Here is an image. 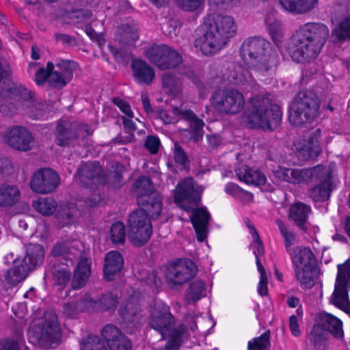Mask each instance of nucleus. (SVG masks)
<instances>
[{"instance_id": "1", "label": "nucleus", "mask_w": 350, "mask_h": 350, "mask_svg": "<svg viewBox=\"0 0 350 350\" xmlns=\"http://www.w3.org/2000/svg\"><path fill=\"white\" fill-rule=\"evenodd\" d=\"M329 35V28L324 23H306L295 30L287 44L286 51L294 62L310 63L321 52Z\"/></svg>"}, {"instance_id": "2", "label": "nucleus", "mask_w": 350, "mask_h": 350, "mask_svg": "<svg viewBox=\"0 0 350 350\" xmlns=\"http://www.w3.org/2000/svg\"><path fill=\"white\" fill-rule=\"evenodd\" d=\"M206 31L196 40L205 55H211L224 47L237 31V26L232 16L216 13L208 14L204 20Z\"/></svg>"}, {"instance_id": "3", "label": "nucleus", "mask_w": 350, "mask_h": 350, "mask_svg": "<svg viewBox=\"0 0 350 350\" xmlns=\"http://www.w3.org/2000/svg\"><path fill=\"white\" fill-rule=\"evenodd\" d=\"M243 60L254 71L265 74L277 66L279 57L270 42L260 37L245 39L240 48Z\"/></svg>"}, {"instance_id": "4", "label": "nucleus", "mask_w": 350, "mask_h": 350, "mask_svg": "<svg viewBox=\"0 0 350 350\" xmlns=\"http://www.w3.org/2000/svg\"><path fill=\"white\" fill-rule=\"evenodd\" d=\"M247 117V126L273 131L280 124L282 112L280 107L273 103L269 94H260L250 99Z\"/></svg>"}, {"instance_id": "5", "label": "nucleus", "mask_w": 350, "mask_h": 350, "mask_svg": "<svg viewBox=\"0 0 350 350\" xmlns=\"http://www.w3.org/2000/svg\"><path fill=\"white\" fill-rule=\"evenodd\" d=\"M321 100L312 90H302L293 97L290 109L288 119L296 126L310 123L320 115Z\"/></svg>"}, {"instance_id": "6", "label": "nucleus", "mask_w": 350, "mask_h": 350, "mask_svg": "<svg viewBox=\"0 0 350 350\" xmlns=\"http://www.w3.org/2000/svg\"><path fill=\"white\" fill-rule=\"evenodd\" d=\"M77 67V64L74 61L61 59L55 66L49 62L46 68H40L36 72L35 82L38 85H42L47 81L50 85L62 89L70 81Z\"/></svg>"}, {"instance_id": "7", "label": "nucleus", "mask_w": 350, "mask_h": 350, "mask_svg": "<svg viewBox=\"0 0 350 350\" xmlns=\"http://www.w3.org/2000/svg\"><path fill=\"white\" fill-rule=\"evenodd\" d=\"M290 255L296 279L306 288L313 287L317 278V267L312 250L306 247L298 246L293 249Z\"/></svg>"}, {"instance_id": "8", "label": "nucleus", "mask_w": 350, "mask_h": 350, "mask_svg": "<svg viewBox=\"0 0 350 350\" xmlns=\"http://www.w3.org/2000/svg\"><path fill=\"white\" fill-rule=\"evenodd\" d=\"M139 207L129 215L128 219V237L136 247L144 245L150 239L152 232L150 219H157L161 213L159 211L157 215H154L153 211L146 209V206Z\"/></svg>"}, {"instance_id": "9", "label": "nucleus", "mask_w": 350, "mask_h": 350, "mask_svg": "<svg viewBox=\"0 0 350 350\" xmlns=\"http://www.w3.org/2000/svg\"><path fill=\"white\" fill-rule=\"evenodd\" d=\"M32 334L33 338L41 348H56L62 338V330L57 316L53 312L46 314L33 328Z\"/></svg>"}, {"instance_id": "10", "label": "nucleus", "mask_w": 350, "mask_h": 350, "mask_svg": "<svg viewBox=\"0 0 350 350\" xmlns=\"http://www.w3.org/2000/svg\"><path fill=\"white\" fill-rule=\"evenodd\" d=\"M342 321L328 313H320L318 323L314 325L310 332L309 340L312 345L310 350H326L325 341L328 332L336 338L342 337L343 332Z\"/></svg>"}, {"instance_id": "11", "label": "nucleus", "mask_w": 350, "mask_h": 350, "mask_svg": "<svg viewBox=\"0 0 350 350\" xmlns=\"http://www.w3.org/2000/svg\"><path fill=\"white\" fill-rule=\"evenodd\" d=\"M211 104L219 113L234 115L241 111L245 106L243 94L234 88L218 89L211 95Z\"/></svg>"}, {"instance_id": "12", "label": "nucleus", "mask_w": 350, "mask_h": 350, "mask_svg": "<svg viewBox=\"0 0 350 350\" xmlns=\"http://www.w3.org/2000/svg\"><path fill=\"white\" fill-rule=\"evenodd\" d=\"M132 191L139 206H146V209L153 211L154 215H157L161 211V198L156 192L154 183L149 176L143 175L138 177L132 187Z\"/></svg>"}, {"instance_id": "13", "label": "nucleus", "mask_w": 350, "mask_h": 350, "mask_svg": "<svg viewBox=\"0 0 350 350\" xmlns=\"http://www.w3.org/2000/svg\"><path fill=\"white\" fill-rule=\"evenodd\" d=\"M308 181L314 185L308 191V196L314 202H325L329 199L335 188L332 180V172L329 167L321 165H317V171Z\"/></svg>"}, {"instance_id": "14", "label": "nucleus", "mask_w": 350, "mask_h": 350, "mask_svg": "<svg viewBox=\"0 0 350 350\" xmlns=\"http://www.w3.org/2000/svg\"><path fill=\"white\" fill-rule=\"evenodd\" d=\"M350 287V258L343 264L338 265V273L334 291L331 297L330 302L345 311L350 312V304L348 299V288Z\"/></svg>"}, {"instance_id": "15", "label": "nucleus", "mask_w": 350, "mask_h": 350, "mask_svg": "<svg viewBox=\"0 0 350 350\" xmlns=\"http://www.w3.org/2000/svg\"><path fill=\"white\" fill-rule=\"evenodd\" d=\"M204 188L195 183L192 178H186L181 180L176 187L174 202L186 211L198 205L201 200V195Z\"/></svg>"}, {"instance_id": "16", "label": "nucleus", "mask_w": 350, "mask_h": 350, "mask_svg": "<svg viewBox=\"0 0 350 350\" xmlns=\"http://www.w3.org/2000/svg\"><path fill=\"white\" fill-rule=\"evenodd\" d=\"M146 57L163 70L176 68L183 60L178 52L166 44L153 45L147 51Z\"/></svg>"}, {"instance_id": "17", "label": "nucleus", "mask_w": 350, "mask_h": 350, "mask_svg": "<svg viewBox=\"0 0 350 350\" xmlns=\"http://www.w3.org/2000/svg\"><path fill=\"white\" fill-rule=\"evenodd\" d=\"M196 271V267L192 260H180L168 269L165 275L166 282L172 288H176L191 279Z\"/></svg>"}, {"instance_id": "18", "label": "nucleus", "mask_w": 350, "mask_h": 350, "mask_svg": "<svg viewBox=\"0 0 350 350\" xmlns=\"http://www.w3.org/2000/svg\"><path fill=\"white\" fill-rule=\"evenodd\" d=\"M174 323V317L171 314L170 308L167 305L159 303L152 309L149 325L160 333L162 339H164L165 335L170 332Z\"/></svg>"}, {"instance_id": "19", "label": "nucleus", "mask_w": 350, "mask_h": 350, "mask_svg": "<svg viewBox=\"0 0 350 350\" xmlns=\"http://www.w3.org/2000/svg\"><path fill=\"white\" fill-rule=\"evenodd\" d=\"M59 182V176L55 171L51 168H42L33 174L30 187L33 191L45 194L54 191Z\"/></svg>"}, {"instance_id": "20", "label": "nucleus", "mask_w": 350, "mask_h": 350, "mask_svg": "<svg viewBox=\"0 0 350 350\" xmlns=\"http://www.w3.org/2000/svg\"><path fill=\"white\" fill-rule=\"evenodd\" d=\"M4 142L15 150L28 151L33 146V137L31 132L26 128L15 126L6 132Z\"/></svg>"}, {"instance_id": "21", "label": "nucleus", "mask_w": 350, "mask_h": 350, "mask_svg": "<svg viewBox=\"0 0 350 350\" xmlns=\"http://www.w3.org/2000/svg\"><path fill=\"white\" fill-rule=\"evenodd\" d=\"M44 256V250L41 245L30 243L25 245L24 254L16 258V262L30 273L41 265Z\"/></svg>"}, {"instance_id": "22", "label": "nucleus", "mask_w": 350, "mask_h": 350, "mask_svg": "<svg viewBox=\"0 0 350 350\" xmlns=\"http://www.w3.org/2000/svg\"><path fill=\"white\" fill-rule=\"evenodd\" d=\"M103 170L98 161L82 163L75 175L76 181L85 187H90L103 179Z\"/></svg>"}, {"instance_id": "23", "label": "nucleus", "mask_w": 350, "mask_h": 350, "mask_svg": "<svg viewBox=\"0 0 350 350\" xmlns=\"http://www.w3.org/2000/svg\"><path fill=\"white\" fill-rule=\"evenodd\" d=\"M101 334L109 350H132L131 340L116 325H105Z\"/></svg>"}, {"instance_id": "24", "label": "nucleus", "mask_w": 350, "mask_h": 350, "mask_svg": "<svg viewBox=\"0 0 350 350\" xmlns=\"http://www.w3.org/2000/svg\"><path fill=\"white\" fill-rule=\"evenodd\" d=\"M321 136V131L317 129L311 131L305 136L303 142L298 143L297 149L299 150V156L304 160L313 159L317 158L321 152L319 140Z\"/></svg>"}, {"instance_id": "25", "label": "nucleus", "mask_w": 350, "mask_h": 350, "mask_svg": "<svg viewBox=\"0 0 350 350\" xmlns=\"http://www.w3.org/2000/svg\"><path fill=\"white\" fill-rule=\"evenodd\" d=\"M317 171V166L312 168L292 169L279 167L273 171L278 179L292 184H300L311 180L313 174Z\"/></svg>"}, {"instance_id": "26", "label": "nucleus", "mask_w": 350, "mask_h": 350, "mask_svg": "<svg viewBox=\"0 0 350 350\" xmlns=\"http://www.w3.org/2000/svg\"><path fill=\"white\" fill-rule=\"evenodd\" d=\"M51 273L54 284L65 288L71 278V268L74 265L72 258H55L52 262Z\"/></svg>"}, {"instance_id": "27", "label": "nucleus", "mask_w": 350, "mask_h": 350, "mask_svg": "<svg viewBox=\"0 0 350 350\" xmlns=\"http://www.w3.org/2000/svg\"><path fill=\"white\" fill-rule=\"evenodd\" d=\"M191 221L195 230L197 239L204 241L208 232V225L211 215L205 207H198L193 209Z\"/></svg>"}, {"instance_id": "28", "label": "nucleus", "mask_w": 350, "mask_h": 350, "mask_svg": "<svg viewBox=\"0 0 350 350\" xmlns=\"http://www.w3.org/2000/svg\"><path fill=\"white\" fill-rule=\"evenodd\" d=\"M55 142L59 146H69L77 139V126L68 121H59L55 130Z\"/></svg>"}, {"instance_id": "29", "label": "nucleus", "mask_w": 350, "mask_h": 350, "mask_svg": "<svg viewBox=\"0 0 350 350\" xmlns=\"http://www.w3.org/2000/svg\"><path fill=\"white\" fill-rule=\"evenodd\" d=\"M124 267V258L118 251H110L105 257L103 276L105 280H113L116 275L120 273Z\"/></svg>"}, {"instance_id": "30", "label": "nucleus", "mask_w": 350, "mask_h": 350, "mask_svg": "<svg viewBox=\"0 0 350 350\" xmlns=\"http://www.w3.org/2000/svg\"><path fill=\"white\" fill-rule=\"evenodd\" d=\"M122 321L126 323H137L142 318L140 305L134 297L123 302L118 310Z\"/></svg>"}, {"instance_id": "31", "label": "nucleus", "mask_w": 350, "mask_h": 350, "mask_svg": "<svg viewBox=\"0 0 350 350\" xmlns=\"http://www.w3.org/2000/svg\"><path fill=\"white\" fill-rule=\"evenodd\" d=\"M133 77L140 84L150 85L155 78L153 68L142 59L133 60L131 63Z\"/></svg>"}, {"instance_id": "32", "label": "nucleus", "mask_w": 350, "mask_h": 350, "mask_svg": "<svg viewBox=\"0 0 350 350\" xmlns=\"http://www.w3.org/2000/svg\"><path fill=\"white\" fill-rule=\"evenodd\" d=\"M91 274V260L81 258L78 262L71 280V287L77 290L83 288L87 283Z\"/></svg>"}, {"instance_id": "33", "label": "nucleus", "mask_w": 350, "mask_h": 350, "mask_svg": "<svg viewBox=\"0 0 350 350\" xmlns=\"http://www.w3.org/2000/svg\"><path fill=\"white\" fill-rule=\"evenodd\" d=\"M85 304H90L92 307L103 312L113 311L119 302L118 296L113 293L103 294L96 301L91 297H85L82 301Z\"/></svg>"}, {"instance_id": "34", "label": "nucleus", "mask_w": 350, "mask_h": 350, "mask_svg": "<svg viewBox=\"0 0 350 350\" xmlns=\"http://www.w3.org/2000/svg\"><path fill=\"white\" fill-rule=\"evenodd\" d=\"M238 178L246 184L255 185H265L267 180L266 176L261 172L253 170L247 165H241L235 169Z\"/></svg>"}, {"instance_id": "35", "label": "nucleus", "mask_w": 350, "mask_h": 350, "mask_svg": "<svg viewBox=\"0 0 350 350\" xmlns=\"http://www.w3.org/2000/svg\"><path fill=\"white\" fill-rule=\"evenodd\" d=\"M228 75L229 80L238 85L253 86L254 80L247 69L239 64H232Z\"/></svg>"}, {"instance_id": "36", "label": "nucleus", "mask_w": 350, "mask_h": 350, "mask_svg": "<svg viewBox=\"0 0 350 350\" xmlns=\"http://www.w3.org/2000/svg\"><path fill=\"white\" fill-rule=\"evenodd\" d=\"M310 211V208L306 204L296 203L290 208L289 217L297 227L306 232L307 230L306 224Z\"/></svg>"}, {"instance_id": "37", "label": "nucleus", "mask_w": 350, "mask_h": 350, "mask_svg": "<svg viewBox=\"0 0 350 350\" xmlns=\"http://www.w3.org/2000/svg\"><path fill=\"white\" fill-rule=\"evenodd\" d=\"M281 5L287 11L295 14H304L311 11L318 0H279Z\"/></svg>"}, {"instance_id": "38", "label": "nucleus", "mask_w": 350, "mask_h": 350, "mask_svg": "<svg viewBox=\"0 0 350 350\" xmlns=\"http://www.w3.org/2000/svg\"><path fill=\"white\" fill-rule=\"evenodd\" d=\"M20 197L21 193L17 186L2 185L0 187V208L12 206Z\"/></svg>"}, {"instance_id": "39", "label": "nucleus", "mask_w": 350, "mask_h": 350, "mask_svg": "<svg viewBox=\"0 0 350 350\" xmlns=\"http://www.w3.org/2000/svg\"><path fill=\"white\" fill-rule=\"evenodd\" d=\"M206 286L201 280L192 281L187 290L185 299L187 303H194L206 296Z\"/></svg>"}, {"instance_id": "40", "label": "nucleus", "mask_w": 350, "mask_h": 350, "mask_svg": "<svg viewBox=\"0 0 350 350\" xmlns=\"http://www.w3.org/2000/svg\"><path fill=\"white\" fill-rule=\"evenodd\" d=\"M120 40L130 44L138 39V25L134 22L123 23L118 29Z\"/></svg>"}, {"instance_id": "41", "label": "nucleus", "mask_w": 350, "mask_h": 350, "mask_svg": "<svg viewBox=\"0 0 350 350\" xmlns=\"http://www.w3.org/2000/svg\"><path fill=\"white\" fill-rule=\"evenodd\" d=\"M14 265L12 269L7 271L5 275L7 282L13 286L24 280L29 273L23 267L16 262V259L14 260Z\"/></svg>"}, {"instance_id": "42", "label": "nucleus", "mask_w": 350, "mask_h": 350, "mask_svg": "<svg viewBox=\"0 0 350 350\" xmlns=\"http://www.w3.org/2000/svg\"><path fill=\"white\" fill-rule=\"evenodd\" d=\"M334 42L342 43L350 40V16L342 21L332 31Z\"/></svg>"}, {"instance_id": "43", "label": "nucleus", "mask_w": 350, "mask_h": 350, "mask_svg": "<svg viewBox=\"0 0 350 350\" xmlns=\"http://www.w3.org/2000/svg\"><path fill=\"white\" fill-rule=\"evenodd\" d=\"M265 23L269 35L276 45L280 44L283 38V27L280 21L268 16L265 18Z\"/></svg>"}, {"instance_id": "44", "label": "nucleus", "mask_w": 350, "mask_h": 350, "mask_svg": "<svg viewBox=\"0 0 350 350\" xmlns=\"http://www.w3.org/2000/svg\"><path fill=\"white\" fill-rule=\"evenodd\" d=\"M33 206L43 215L49 216L55 212L57 203L53 198L50 197L40 198L33 202Z\"/></svg>"}, {"instance_id": "45", "label": "nucleus", "mask_w": 350, "mask_h": 350, "mask_svg": "<svg viewBox=\"0 0 350 350\" xmlns=\"http://www.w3.org/2000/svg\"><path fill=\"white\" fill-rule=\"evenodd\" d=\"M186 327L183 324L179 325L177 327L173 329L168 334L170 339L165 344L163 350H177L180 347V342L182 336L185 332Z\"/></svg>"}, {"instance_id": "46", "label": "nucleus", "mask_w": 350, "mask_h": 350, "mask_svg": "<svg viewBox=\"0 0 350 350\" xmlns=\"http://www.w3.org/2000/svg\"><path fill=\"white\" fill-rule=\"evenodd\" d=\"M80 346L81 350H107L105 342L98 336H88L83 338Z\"/></svg>"}, {"instance_id": "47", "label": "nucleus", "mask_w": 350, "mask_h": 350, "mask_svg": "<svg viewBox=\"0 0 350 350\" xmlns=\"http://www.w3.org/2000/svg\"><path fill=\"white\" fill-rule=\"evenodd\" d=\"M270 332L266 331L261 336L248 342L247 350H267L270 347Z\"/></svg>"}, {"instance_id": "48", "label": "nucleus", "mask_w": 350, "mask_h": 350, "mask_svg": "<svg viewBox=\"0 0 350 350\" xmlns=\"http://www.w3.org/2000/svg\"><path fill=\"white\" fill-rule=\"evenodd\" d=\"M50 111V106L44 103H35L28 111L29 116L33 120H44Z\"/></svg>"}, {"instance_id": "49", "label": "nucleus", "mask_w": 350, "mask_h": 350, "mask_svg": "<svg viewBox=\"0 0 350 350\" xmlns=\"http://www.w3.org/2000/svg\"><path fill=\"white\" fill-rule=\"evenodd\" d=\"M111 239L113 243H124L125 241V227L120 221L115 222L111 226Z\"/></svg>"}, {"instance_id": "50", "label": "nucleus", "mask_w": 350, "mask_h": 350, "mask_svg": "<svg viewBox=\"0 0 350 350\" xmlns=\"http://www.w3.org/2000/svg\"><path fill=\"white\" fill-rule=\"evenodd\" d=\"M174 159L176 163L180 165L181 169L188 170L189 169V160L183 148L177 143L174 148Z\"/></svg>"}, {"instance_id": "51", "label": "nucleus", "mask_w": 350, "mask_h": 350, "mask_svg": "<svg viewBox=\"0 0 350 350\" xmlns=\"http://www.w3.org/2000/svg\"><path fill=\"white\" fill-rule=\"evenodd\" d=\"M180 23L177 19L170 18L162 25V31L170 38L176 37L179 33Z\"/></svg>"}, {"instance_id": "52", "label": "nucleus", "mask_w": 350, "mask_h": 350, "mask_svg": "<svg viewBox=\"0 0 350 350\" xmlns=\"http://www.w3.org/2000/svg\"><path fill=\"white\" fill-rule=\"evenodd\" d=\"M51 254L56 258H71L70 248L68 242H59L55 244Z\"/></svg>"}, {"instance_id": "53", "label": "nucleus", "mask_w": 350, "mask_h": 350, "mask_svg": "<svg viewBox=\"0 0 350 350\" xmlns=\"http://www.w3.org/2000/svg\"><path fill=\"white\" fill-rule=\"evenodd\" d=\"M178 7L185 12H195L204 3V0H176Z\"/></svg>"}, {"instance_id": "54", "label": "nucleus", "mask_w": 350, "mask_h": 350, "mask_svg": "<svg viewBox=\"0 0 350 350\" xmlns=\"http://www.w3.org/2000/svg\"><path fill=\"white\" fill-rule=\"evenodd\" d=\"M277 224L278 226L280 233L284 238L285 246L286 250L288 251L293 245V241L295 239V234L293 232L288 230L286 225L281 220L278 219Z\"/></svg>"}, {"instance_id": "55", "label": "nucleus", "mask_w": 350, "mask_h": 350, "mask_svg": "<svg viewBox=\"0 0 350 350\" xmlns=\"http://www.w3.org/2000/svg\"><path fill=\"white\" fill-rule=\"evenodd\" d=\"M190 127L194 134V140L198 142L202 137L203 127L204 123L202 120L200 119L197 116L189 122Z\"/></svg>"}, {"instance_id": "56", "label": "nucleus", "mask_w": 350, "mask_h": 350, "mask_svg": "<svg viewBox=\"0 0 350 350\" xmlns=\"http://www.w3.org/2000/svg\"><path fill=\"white\" fill-rule=\"evenodd\" d=\"M92 16V12L89 10L79 9L73 10L68 14L70 19L72 20L73 23H79L84 19H88Z\"/></svg>"}, {"instance_id": "57", "label": "nucleus", "mask_w": 350, "mask_h": 350, "mask_svg": "<svg viewBox=\"0 0 350 350\" xmlns=\"http://www.w3.org/2000/svg\"><path fill=\"white\" fill-rule=\"evenodd\" d=\"M144 280L148 286L156 289H158L162 284L161 278L155 271H148Z\"/></svg>"}, {"instance_id": "58", "label": "nucleus", "mask_w": 350, "mask_h": 350, "mask_svg": "<svg viewBox=\"0 0 350 350\" xmlns=\"http://www.w3.org/2000/svg\"><path fill=\"white\" fill-rule=\"evenodd\" d=\"M14 93L18 95L25 101H33L34 94L20 84L14 87Z\"/></svg>"}, {"instance_id": "59", "label": "nucleus", "mask_w": 350, "mask_h": 350, "mask_svg": "<svg viewBox=\"0 0 350 350\" xmlns=\"http://www.w3.org/2000/svg\"><path fill=\"white\" fill-rule=\"evenodd\" d=\"M159 137L153 135H148L145 141V147L152 154H156L159 151L160 146Z\"/></svg>"}, {"instance_id": "60", "label": "nucleus", "mask_w": 350, "mask_h": 350, "mask_svg": "<svg viewBox=\"0 0 350 350\" xmlns=\"http://www.w3.org/2000/svg\"><path fill=\"white\" fill-rule=\"evenodd\" d=\"M82 308H79V304L77 302H70L65 304L63 306V313L68 318H73Z\"/></svg>"}, {"instance_id": "61", "label": "nucleus", "mask_w": 350, "mask_h": 350, "mask_svg": "<svg viewBox=\"0 0 350 350\" xmlns=\"http://www.w3.org/2000/svg\"><path fill=\"white\" fill-rule=\"evenodd\" d=\"M225 192L235 198L239 199L245 194L244 191L235 183H229L225 187Z\"/></svg>"}, {"instance_id": "62", "label": "nucleus", "mask_w": 350, "mask_h": 350, "mask_svg": "<svg viewBox=\"0 0 350 350\" xmlns=\"http://www.w3.org/2000/svg\"><path fill=\"white\" fill-rule=\"evenodd\" d=\"M113 102L115 105H116L119 109L129 118H132L133 116V113L131 109L129 104L124 100L116 97L113 99Z\"/></svg>"}, {"instance_id": "63", "label": "nucleus", "mask_w": 350, "mask_h": 350, "mask_svg": "<svg viewBox=\"0 0 350 350\" xmlns=\"http://www.w3.org/2000/svg\"><path fill=\"white\" fill-rule=\"evenodd\" d=\"M163 85L165 88H175L178 84V79L172 72H165L161 77Z\"/></svg>"}, {"instance_id": "64", "label": "nucleus", "mask_w": 350, "mask_h": 350, "mask_svg": "<svg viewBox=\"0 0 350 350\" xmlns=\"http://www.w3.org/2000/svg\"><path fill=\"white\" fill-rule=\"evenodd\" d=\"M172 112L176 116H179L183 120L190 122L193 120L196 115L191 109L181 110L178 107H176L173 108Z\"/></svg>"}]
</instances>
